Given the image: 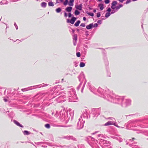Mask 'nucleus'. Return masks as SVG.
Masks as SVG:
<instances>
[{
    "instance_id": "nucleus-1",
    "label": "nucleus",
    "mask_w": 148,
    "mask_h": 148,
    "mask_svg": "<svg viewBox=\"0 0 148 148\" xmlns=\"http://www.w3.org/2000/svg\"><path fill=\"white\" fill-rule=\"evenodd\" d=\"M97 92L99 95L104 99L112 103L116 102V99H114V95H115L112 92H111L108 89L105 90L99 87L97 90Z\"/></svg>"
},
{
    "instance_id": "nucleus-2",
    "label": "nucleus",
    "mask_w": 148,
    "mask_h": 148,
    "mask_svg": "<svg viewBox=\"0 0 148 148\" xmlns=\"http://www.w3.org/2000/svg\"><path fill=\"white\" fill-rule=\"evenodd\" d=\"M114 99H116V102L114 103H119L121 102V105L123 107H126L131 104V101L129 99H126L124 98L123 97H120L115 95H114Z\"/></svg>"
},
{
    "instance_id": "nucleus-3",
    "label": "nucleus",
    "mask_w": 148,
    "mask_h": 148,
    "mask_svg": "<svg viewBox=\"0 0 148 148\" xmlns=\"http://www.w3.org/2000/svg\"><path fill=\"white\" fill-rule=\"evenodd\" d=\"M68 112L67 110L64 109L61 111L59 117L61 121L65 123H68L70 119V116L68 115Z\"/></svg>"
},
{
    "instance_id": "nucleus-4",
    "label": "nucleus",
    "mask_w": 148,
    "mask_h": 148,
    "mask_svg": "<svg viewBox=\"0 0 148 148\" xmlns=\"http://www.w3.org/2000/svg\"><path fill=\"white\" fill-rule=\"evenodd\" d=\"M142 128H148V116H145L144 119L140 121L138 123Z\"/></svg>"
},
{
    "instance_id": "nucleus-5",
    "label": "nucleus",
    "mask_w": 148,
    "mask_h": 148,
    "mask_svg": "<svg viewBox=\"0 0 148 148\" xmlns=\"http://www.w3.org/2000/svg\"><path fill=\"white\" fill-rule=\"evenodd\" d=\"M72 10H65V11L64 12V16L65 17L68 16L69 18H72V19L75 21L77 18L76 17H74L73 15L71 14Z\"/></svg>"
},
{
    "instance_id": "nucleus-6",
    "label": "nucleus",
    "mask_w": 148,
    "mask_h": 148,
    "mask_svg": "<svg viewBox=\"0 0 148 148\" xmlns=\"http://www.w3.org/2000/svg\"><path fill=\"white\" fill-rule=\"evenodd\" d=\"M69 94L72 95V93H73V95L70 96L69 97V101H70L75 102L76 101V100L78 99V98L76 96V94L74 93L73 91H70L69 92Z\"/></svg>"
},
{
    "instance_id": "nucleus-7",
    "label": "nucleus",
    "mask_w": 148,
    "mask_h": 148,
    "mask_svg": "<svg viewBox=\"0 0 148 148\" xmlns=\"http://www.w3.org/2000/svg\"><path fill=\"white\" fill-rule=\"evenodd\" d=\"M85 122V121H83L82 119L79 118V121L77 123V129L79 130L82 129L84 127V123Z\"/></svg>"
},
{
    "instance_id": "nucleus-8",
    "label": "nucleus",
    "mask_w": 148,
    "mask_h": 148,
    "mask_svg": "<svg viewBox=\"0 0 148 148\" xmlns=\"http://www.w3.org/2000/svg\"><path fill=\"white\" fill-rule=\"evenodd\" d=\"M101 110L100 108L98 109L92 108L91 110V113L93 115V117H97L99 115V111Z\"/></svg>"
},
{
    "instance_id": "nucleus-9",
    "label": "nucleus",
    "mask_w": 148,
    "mask_h": 148,
    "mask_svg": "<svg viewBox=\"0 0 148 148\" xmlns=\"http://www.w3.org/2000/svg\"><path fill=\"white\" fill-rule=\"evenodd\" d=\"M99 143L100 144H102L105 146H109L111 143L110 142L102 139H99Z\"/></svg>"
},
{
    "instance_id": "nucleus-10",
    "label": "nucleus",
    "mask_w": 148,
    "mask_h": 148,
    "mask_svg": "<svg viewBox=\"0 0 148 148\" xmlns=\"http://www.w3.org/2000/svg\"><path fill=\"white\" fill-rule=\"evenodd\" d=\"M118 10H106L107 12L106 13L105 16L106 18H108L111 14H113L117 12Z\"/></svg>"
},
{
    "instance_id": "nucleus-11",
    "label": "nucleus",
    "mask_w": 148,
    "mask_h": 148,
    "mask_svg": "<svg viewBox=\"0 0 148 148\" xmlns=\"http://www.w3.org/2000/svg\"><path fill=\"white\" fill-rule=\"evenodd\" d=\"M78 78L79 82H83L84 80L85 79V76L83 72H82L80 75L78 76Z\"/></svg>"
},
{
    "instance_id": "nucleus-12",
    "label": "nucleus",
    "mask_w": 148,
    "mask_h": 148,
    "mask_svg": "<svg viewBox=\"0 0 148 148\" xmlns=\"http://www.w3.org/2000/svg\"><path fill=\"white\" fill-rule=\"evenodd\" d=\"M138 121L137 120H136L135 121H129L127 123H125V125L127 127H133V125H131V124L134 123L135 122H137Z\"/></svg>"
},
{
    "instance_id": "nucleus-13",
    "label": "nucleus",
    "mask_w": 148,
    "mask_h": 148,
    "mask_svg": "<svg viewBox=\"0 0 148 148\" xmlns=\"http://www.w3.org/2000/svg\"><path fill=\"white\" fill-rule=\"evenodd\" d=\"M64 138H65L68 140H72L73 141L77 140L76 138H75V137H74L73 136H64Z\"/></svg>"
},
{
    "instance_id": "nucleus-14",
    "label": "nucleus",
    "mask_w": 148,
    "mask_h": 148,
    "mask_svg": "<svg viewBox=\"0 0 148 148\" xmlns=\"http://www.w3.org/2000/svg\"><path fill=\"white\" fill-rule=\"evenodd\" d=\"M14 115V114L13 111H11L10 113L8 114V117L10 119H11V121H13V119Z\"/></svg>"
},
{
    "instance_id": "nucleus-15",
    "label": "nucleus",
    "mask_w": 148,
    "mask_h": 148,
    "mask_svg": "<svg viewBox=\"0 0 148 148\" xmlns=\"http://www.w3.org/2000/svg\"><path fill=\"white\" fill-rule=\"evenodd\" d=\"M83 117L84 118H86L87 119H88V113H87V111L85 110V111H84L83 112V114L81 115L80 116V118L81 119H82V117Z\"/></svg>"
},
{
    "instance_id": "nucleus-16",
    "label": "nucleus",
    "mask_w": 148,
    "mask_h": 148,
    "mask_svg": "<svg viewBox=\"0 0 148 148\" xmlns=\"http://www.w3.org/2000/svg\"><path fill=\"white\" fill-rule=\"evenodd\" d=\"M14 123L16 125L21 127H23V126L19 122L14 119L13 121Z\"/></svg>"
},
{
    "instance_id": "nucleus-17",
    "label": "nucleus",
    "mask_w": 148,
    "mask_h": 148,
    "mask_svg": "<svg viewBox=\"0 0 148 148\" xmlns=\"http://www.w3.org/2000/svg\"><path fill=\"white\" fill-rule=\"evenodd\" d=\"M11 90H8L7 92L8 97H11V96H13L14 95L15 93L12 92V93H11Z\"/></svg>"
},
{
    "instance_id": "nucleus-18",
    "label": "nucleus",
    "mask_w": 148,
    "mask_h": 148,
    "mask_svg": "<svg viewBox=\"0 0 148 148\" xmlns=\"http://www.w3.org/2000/svg\"><path fill=\"white\" fill-rule=\"evenodd\" d=\"M93 28V23H90L86 25V28L87 29H91Z\"/></svg>"
},
{
    "instance_id": "nucleus-19",
    "label": "nucleus",
    "mask_w": 148,
    "mask_h": 148,
    "mask_svg": "<svg viewBox=\"0 0 148 148\" xmlns=\"http://www.w3.org/2000/svg\"><path fill=\"white\" fill-rule=\"evenodd\" d=\"M79 10L82 11L84 12L83 10H75L74 13L76 16H77L79 15L80 13V12Z\"/></svg>"
},
{
    "instance_id": "nucleus-20",
    "label": "nucleus",
    "mask_w": 148,
    "mask_h": 148,
    "mask_svg": "<svg viewBox=\"0 0 148 148\" xmlns=\"http://www.w3.org/2000/svg\"><path fill=\"white\" fill-rule=\"evenodd\" d=\"M111 137L113 139H116L119 140V142H121L122 141V140L120 137H118L115 136H112Z\"/></svg>"
},
{
    "instance_id": "nucleus-21",
    "label": "nucleus",
    "mask_w": 148,
    "mask_h": 148,
    "mask_svg": "<svg viewBox=\"0 0 148 148\" xmlns=\"http://www.w3.org/2000/svg\"><path fill=\"white\" fill-rule=\"evenodd\" d=\"M117 4V1H113L112 3L111 8L113 9H114L115 8L114 6Z\"/></svg>"
},
{
    "instance_id": "nucleus-22",
    "label": "nucleus",
    "mask_w": 148,
    "mask_h": 148,
    "mask_svg": "<svg viewBox=\"0 0 148 148\" xmlns=\"http://www.w3.org/2000/svg\"><path fill=\"white\" fill-rule=\"evenodd\" d=\"M67 22L68 23H70L72 24H73L74 23L75 21L72 18L71 19H67Z\"/></svg>"
},
{
    "instance_id": "nucleus-23",
    "label": "nucleus",
    "mask_w": 148,
    "mask_h": 148,
    "mask_svg": "<svg viewBox=\"0 0 148 148\" xmlns=\"http://www.w3.org/2000/svg\"><path fill=\"white\" fill-rule=\"evenodd\" d=\"M112 121H108V122L106 123L103 125V126H107L112 125Z\"/></svg>"
},
{
    "instance_id": "nucleus-24",
    "label": "nucleus",
    "mask_w": 148,
    "mask_h": 148,
    "mask_svg": "<svg viewBox=\"0 0 148 148\" xmlns=\"http://www.w3.org/2000/svg\"><path fill=\"white\" fill-rule=\"evenodd\" d=\"M73 40L77 41V34H74L73 35Z\"/></svg>"
},
{
    "instance_id": "nucleus-25",
    "label": "nucleus",
    "mask_w": 148,
    "mask_h": 148,
    "mask_svg": "<svg viewBox=\"0 0 148 148\" xmlns=\"http://www.w3.org/2000/svg\"><path fill=\"white\" fill-rule=\"evenodd\" d=\"M23 134L25 135H29L31 133L29 132L27 130H25L24 131H23Z\"/></svg>"
},
{
    "instance_id": "nucleus-26",
    "label": "nucleus",
    "mask_w": 148,
    "mask_h": 148,
    "mask_svg": "<svg viewBox=\"0 0 148 148\" xmlns=\"http://www.w3.org/2000/svg\"><path fill=\"white\" fill-rule=\"evenodd\" d=\"M81 21L79 20H77L74 24V26L75 27H78L79 26V24L80 23Z\"/></svg>"
},
{
    "instance_id": "nucleus-27",
    "label": "nucleus",
    "mask_w": 148,
    "mask_h": 148,
    "mask_svg": "<svg viewBox=\"0 0 148 148\" xmlns=\"http://www.w3.org/2000/svg\"><path fill=\"white\" fill-rule=\"evenodd\" d=\"M31 87H32V86H31L30 87H28V88H27L22 89H21V90L23 92H24V91H27L29 90H31V89H31L30 88Z\"/></svg>"
},
{
    "instance_id": "nucleus-28",
    "label": "nucleus",
    "mask_w": 148,
    "mask_h": 148,
    "mask_svg": "<svg viewBox=\"0 0 148 148\" xmlns=\"http://www.w3.org/2000/svg\"><path fill=\"white\" fill-rule=\"evenodd\" d=\"M82 4H80L78 5H75V8L76 9H82Z\"/></svg>"
},
{
    "instance_id": "nucleus-29",
    "label": "nucleus",
    "mask_w": 148,
    "mask_h": 148,
    "mask_svg": "<svg viewBox=\"0 0 148 148\" xmlns=\"http://www.w3.org/2000/svg\"><path fill=\"white\" fill-rule=\"evenodd\" d=\"M74 1V0H69V2L68 3L69 5L70 6L73 5V3Z\"/></svg>"
},
{
    "instance_id": "nucleus-30",
    "label": "nucleus",
    "mask_w": 148,
    "mask_h": 148,
    "mask_svg": "<svg viewBox=\"0 0 148 148\" xmlns=\"http://www.w3.org/2000/svg\"><path fill=\"white\" fill-rule=\"evenodd\" d=\"M86 13L88 14L89 16H94V14L93 12H89L88 11H86Z\"/></svg>"
},
{
    "instance_id": "nucleus-31",
    "label": "nucleus",
    "mask_w": 148,
    "mask_h": 148,
    "mask_svg": "<svg viewBox=\"0 0 148 148\" xmlns=\"http://www.w3.org/2000/svg\"><path fill=\"white\" fill-rule=\"evenodd\" d=\"M85 65V63L83 62H81L79 66L80 67L82 68L84 67Z\"/></svg>"
},
{
    "instance_id": "nucleus-32",
    "label": "nucleus",
    "mask_w": 148,
    "mask_h": 148,
    "mask_svg": "<svg viewBox=\"0 0 148 148\" xmlns=\"http://www.w3.org/2000/svg\"><path fill=\"white\" fill-rule=\"evenodd\" d=\"M84 80H85V82H84V84H83V86H82V88L81 89V91L82 92H83V90H84V87H85V84H86V80L85 79H84Z\"/></svg>"
},
{
    "instance_id": "nucleus-33",
    "label": "nucleus",
    "mask_w": 148,
    "mask_h": 148,
    "mask_svg": "<svg viewBox=\"0 0 148 148\" xmlns=\"http://www.w3.org/2000/svg\"><path fill=\"white\" fill-rule=\"evenodd\" d=\"M45 127L47 129H49L50 128V125L49 123H47L45 125Z\"/></svg>"
},
{
    "instance_id": "nucleus-34",
    "label": "nucleus",
    "mask_w": 148,
    "mask_h": 148,
    "mask_svg": "<svg viewBox=\"0 0 148 148\" xmlns=\"http://www.w3.org/2000/svg\"><path fill=\"white\" fill-rule=\"evenodd\" d=\"M80 82V83L79 84L77 88V90H79L80 88V87L82 85V82Z\"/></svg>"
},
{
    "instance_id": "nucleus-35",
    "label": "nucleus",
    "mask_w": 148,
    "mask_h": 148,
    "mask_svg": "<svg viewBox=\"0 0 148 148\" xmlns=\"http://www.w3.org/2000/svg\"><path fill=\"white\" fill-rule=\"evenodd\" d=\"M100 9H103L104 8L103 5L102 4H99L98 5Z\"/></svg>"
},
{
    "instance_id": "nucleus-36",
    "label": "nucleus",
    "mask_w": 148,
    "mask_h": 148,
    "mask_svg": "<svg viewBox=\"0 0 148 148\" xmlns=\"http://www.w3.org/2000/svg\"><path fill=\"white\" fill-rule=\"evenodd\" d=\"M123 6V5L122 4H119L117 6H116L115 8H116V9H118L120 8L121 7Z\"/></svg>"
},
{
    "instance_id": "nucleus-37",
    "label": "nucleus",
    "mask_w": 148,
    "mask_h": 148,
    "mask_svg": "<svg viewBox=\"0 0 148 148\" xmlns=\"http://www.w3.org/2000/svg\"><path fill=\"white\" fill-rule=\"evenodd\" d=\"M9 105L10 107H14L16 105V104L14 103H12L10 102Z\"/></svg>"
},
{
    "instance_id": "nucleus-38",
    "label": "nucleus",
    "mask_w": 148,
    "mask_h": 148,
    "mask_svg": "<svg viewBox=\"0 0 148 148\" xmlns=\"http://www.w3.org/2000/svg\"><path fill=\"white\" fill-rule=\"evenodd\" d=\"M47 5V3L45 2H42L41 3V6L42 7H45Z\"/></svg>"
},
{
    "instance_id": "nucleus-39",
    "label": "nucleus",
    "mask_w": 148,
    "mask_h": 148,
    "mask_svg": "<svg viewBox=\"0 0 148 148\" xmlns=\"http://www.w3.org/2000/svg\"><path fill=\"white\" fill-rule=\"evenodd\" d=\"M48 5L49 6H54L53 2L51 1L48 3Z\"/></svg>"
},
{
    "instance_id": "nucleus-40",
    "label": "nucleus",
    "mask_w": 148,
    "mask_h": 148,
    "mask_svg": "<svg viewBox=\"0 0 148 148\" xmlns=\"http://www.w3.org/2000/svg\"><path fill=\"white\" fill-rule=\"evenodd\" d=\"M88 84L89 86V89L92 92H93V91L91 89V84L89 82H88Z\"/></svg>"
},
{
    "instance_id": "nucleus-41",
    "label": "nucleus",
    "mask_w": 148,
    "mask_h": 148,
    "mask_svg": "<svg viewBox=\"0 0 148 148\" xmlns=\"http://www.w3.org/2000/svg\"><path fill=\"white\" fill-rule=\"evenodd\" d=\"M68 3V0H65V1L64 2L63 4L64 5H66Z\"/></svg>"
},
{
    "instance_id": "nucleus-42",
    "label": "nucleus",
    "mask_w": 148,
    "mask_h": 148,
    "mask_svg": "<svg viewBox=\"0 0 148 148\" xmlns=\"http://www.w3.org/2000/svg\"><path fill=\"white\" fill-rule=\"evenodd\" d=\"M76 56L78 57H79L81 56V53L80 52H77Z\"/></svg>"
},
{
    "instance_id": "nucleus-43",
    "label": "nucleus",
    "mask_w": 148,
    "mask_h": 148,
    "mask_svg": "<svg viewBox=\"0 0 148 148\" xmlns=\"http://www.w3.org/2000/svg\"><path fill=\"white\" fill-rule=\"evenodd\" d=\"M107 75L108 76L110 77L111 76H110V75H111L110 73V71H108V70L107 71Z\"/></svg>"
},
{
    "instance_id": "nucleus-44",
    "label": "nucleus",
    "mask_w": 148,
    "mask_h": 148,
    "mask_svg": "<svg viewBox=\"0 0 148 148\" xmlns=\"http://www.w3.org/2000/svg\"><path fill=\"white\" fill-rule=\"evenodd\" d=\"M97 18H99L101 16V12H99L97 13Z\"/></svg>"
},
{
    "instance_id": "nucleus-45",
    "label": "nucleus",
    "mask_w": 148,
    "mask_h": 148,
    "mask_svg": "<svg viewBox=\"0 0 148 148\" xmlns=\"http://www.w3.org/2000/svg\"><path fill=\"white\" fill-rule=\"evenodd\" d=\"M62 10H56V12L57 13H60L61 14H62V12H61Z\"/></svg>"
},
{
    "instance_id": "nucleus-46",
    "label": "nucleus",
    "mask_w": 148,
    "mask_h": 148,
    "mask_svg": "<svg viewBox=\"0 0 148 148\" xmlns=\"http://www.w3.org/2000/svg\"><path fill=\"white\" fill-rule=\"evenodd\" d=\"M98 24L97 23H95L93 24V27H97L98 26Z\"/></svg>"
},
{
    "instance_id": "nucleus-47",
    "label": "nucleus",
    "mask_w": 148,
    "mask_h": 148,
    "mask_svg": "<svg viewBox=\"0 0 148 148\" xmlns=\"http://www.w3.org/2000/svg\"><path fill=\"white\" fill-rule=\"evenodd\" d=\"M85 34L87 36H88L89 35V32L88 31H86L85 32Z\"/></svg>"
},
{
    "instance_id": "nucleus-48",
    "label": "nucleus",
    "mask_w": 148,
    "mask_h": 148,
    "mask_svg": "<svg viewBox=\"0 0 148 148\" xmlns=\"http://www.w3.org/2000/svg\"><path fill=\"white\" fill-rule=\"evenodd\" d=\"M97 23L99 24H101L102 23V21L101 20H99L97 22Z\"/></svg>"
},
{
    "instance_id": "nucleus-49",
    "label": "nucleus",
    "mask_w": 148,
    "mask_h": 148,
    "mask_svg": "<svg viewBox=\"0 0 148 148\" xmlns=\"http://www.w3.org/2000/svg\"><path fill=\"white\" fill-rule=\"evenodd\" d=\"M80 26L81 27H85L86 26L85 24V23H82L80 24Z\"/></svg>"
},
{
    "instance_id": "nucleus-50",
    "label": "nucleus",
    "mask_w": 148,
    "mask_h": 148,
    "mask_svg": "<svg viewBox=\"0 0 148 148\" xmlns=\"http://www.w3.org/2000/svg\"><path fill=\"white\" fill-rule=\"evenodd\" d=\"M63 0H57V2L58 3H60L62 2Z\"/></svg>"
},
{
    "instance_id": "nucleus-51",
    "label": "nucleus",
    "mask_w": 148,
    "mask_h": 148,
    "mask_svg": "<svg viewBox=\"0 0 148 148\" xmlns=\"http://www.w3.org/2000/svg\"><path fill=\"white\" fill-rule=\"evenodd\" d=\"M14 26H15V27H16V29H18V26H17V25H16V23H14Z\"/></svg>"
},
{
    "instance_id": "nucleus-52",
    "label": "nucleus",
    "mask_w": 148,
    "mask_h": 148,
    "mask_svg": "<svg viewBox=\"0 0 148 148\" xmlns=\"http://www.w3.org/2000/svg\"><path fill=\"white\" fill-rule=\"evenodd\" d=\"M77 41L73 40V44L74 46H75L76 45L77 42Z\"/></svg>"
},
{
    "instance_id": "nucleus-53",
    "label": "nucleus",
    "mask_w": 148,
    "mask_h": 148,
    "mask_svg": "<svg viewBox=\"0 0 148 148\" xmlns=\"http://www.w3.org/2000/svg\"><path fill=\"white\" fill-rule=\"evenodd\" d=\"M89 137L91 138V140L92 141H95V139L93 137H91V136H89Z\"/></svg>"
},
{
    "instance_id": "nucleus-54",
    "label": "nucleus",
    "mask_w": 148,
    "mask_h": 148,
    "mask_svg": "<svg viewBox=\"0 0 148 148\" xmlns=\"http://www.w3.org/2000/svg\"><path fill=\"white\" fill-rule=\"evenodd\" d=\"M105 2L106 4L110 2V1L109 0H106L105 1Z\"/></svg>"
},
{
    "instance_id": "nucleus-55",
    "label": "nucleus",
    "mask_w": 148,
    "mask_h": 148,
    "mask_svg": "<svg viewBox=\"0 0 148 148\" xmlns=\"http://www.w3.org/2000/svg\"><path fill=\"white\" fill-rule=\"evenodd\" d=\"M116 124L117 123L116 122L112 121V125H114L115 126L116 125Z\"/></svg>"
},
{
    "instance_id": "nucleus-56",
    "label": "nucleus",
    "mask_w": 148,
    "mask_h": 148,
    "mask_svg": "<svg viewBox=\"0 0 148 148\" xmlns=\"http://www.w3.org/2000/svg\"><path fill=\"white\" fill-rule=\"evenodd\" d=\"M132 148H141L140 147H138V145H136L134 147H132Z\"/></svg>"
},
{
    "instance_id": "nucleus-57",
    "label": "nucleus",
    "mask_w": 148,
    "mask_h": 148,
    "mask_svg": "<svg viewBox=\"0 0 148 148\" xmlns=\"http://www.w3.org/2000/svg\"><path fill=\"white\" fill-rule=\"evenodd\" d=\"M132 148H141L140 147H138V145H136L134 147H132Z\"/></svg>"
},
{
    "instance_id": "nucleus-58",
    "label": "nucleus",
    "mask_w": 148,
    "mask_h": 148,
    "mask_svg": "<svg viewBox=\"0 0 148 148\" xmlns=\"http://www.w3.org/2000/svg\"><path fill=\"white\" fill-rule=\"evenodd\" d=\"M131 2V1L130 0H127L126 2V4H127L129 3H130Z\"/></svg>"
},
{
    "instance_id": "nucleus-59",
    "label": "nucleus",
    "mask_w": 148,
    "mask_h": 148,
    "mask_svg": "<svg viewBox=\"0 0 148 148\" xmlns=\"http://www.w3.org/2000/svg\"><path fill=\"white\" fill-rule=\"evenodd\" d=\"M108 119H110L113 121L114 120H115V119L113 117H109L108 118Z\"/></svg>"
},
{
    "instance_id": "nucleus-60",
    "label": "nucleus",
    "mask_w": 148,
    "mask_h": 148,
    "mask_svg": "<svg viewBox=\"0 0 148 148\" xmlns=\"http://www.w3.org/2000/svg\"><path fill=\"white\" fill-rule=\"evenodd\" d=\"M72 7L70 6L67 8L66 9H72Z\"/></svg>"
},
{
    "instance_id": "nucleus-61",
    "label": "nucleus",
    "mask_w": 148,
    "mask_h": 148,
    "mask_svg": "<svg viewBox=\"0 0 148 148\" xmlns=\"http://www.w3.org/2000/svg\"><path fill=\"white\" fill-rule=\"evenodd\" d=\"M43 86H42V87H44V86H46L48 85V84H45L44 83L43 84Z\"/></svg>"
},
{
    "instance_id": "nucleus-62",
    "label": "nucleus",
    "mask_w": 148,
    "mask_h": 148,
    "mask_svg": "<svg viewBox=\"0 0 148 148\" xmlns=\"http://www.w3.org/2000/svg\"><path fill=\"white\" fill-rule=\"evenodd\" d=\"M83 19L84 21H86V17H84L83 18Z\"/></svg>"
},
{
    "instance_id": "nucleus-63",
    "label": "nucleus",
    "mask_w": 148,
    "mask_h": 148,
    "mask_svg": "<svg viewBox=\"0 0 148 148\" xmlns=\"http://www.w3.org/2000/svg\"><path fill=\"white\" fill-rule=\"evenodd\" d=\"M136 145H135V146ZM129 146L130 147H132V146H134H134L135 145H134V144L133 143H132V144H130L129 145Z\"/></svg>"
},
{
    "instance_id": "nucleus-64",
    "label": "nucleus",
    "mask_w": 148,
    "mask_h": 148,
    "mask_svg": "<svg viewBox=\"0 0 148 148\" xmlns=\"http://www.w3.org/2000/svg\"><path fill=\"white\" fill-rule=\"evenodd\" d=\"M71 30H72V33L74 34L75 33V30L74 29H71Z\"/></svg>"
}]
</instances>
